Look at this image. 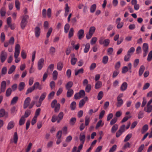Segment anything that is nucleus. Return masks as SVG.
<instances>
[{"instance_id":"nucleus-13","label":"nucleus","mask_w":152,"mask_h":152,"mask_svg":"<svg viewBox=\"0 0 152 152\" xmlns=\"http://www.w3.org/2000/svg\"><path fill=\"white\" fill-rule=\"evenodd\" d=\"M79 140L81 143H84L86 140V136L84 133H81L80 134Z\"/></svg>"},{"instance_id":"nucleus-7","label":"nucleus","mask_w":152,"mask_h":152,"mask_svg":"<svg viewBox=\"0 0 152 152\" xmlns=\"http://www.w3.org/2000/svg\"><path fill=\"white\" fill-rule=\"evenodd\" d=\"M44 59L41 58L39 60L37 63V67L39 70H41L43 67L44 64Z\"/></svg>"},{"instance_id":"nucleus-47","label":"nucleus","mask_w":152,"mask_h":152,"mask_svg":"<svg viewBox=\"0 0 152 152\" xmlns=\"http://www.w3.org/2000/svg\"><path fill=\"white\" fill-rule=\"evenodd\" d=\"M103 93L102 91H100L98 94L97 99L98 100H101L103 97Z\"/></svg>"},{"instance_id":"nucleus-50","label":"nucleus","mask_w":152,"mask_h":152,"mask_svg":"<svg viewBox=\"0 0 152 152\" xmlns=\"http://www.w3.org/2000/svg\"><path fill=\"white\" fill-rule=\"evenodd\" d=\"M135 50V48L134 47H131L127 52V53L130 55H131L133 53Z\"/></svg>"},{"instance_id":"nucleus-58","label":"nucleus","mask_w":152,"mask_h":152,"mask_svg":"<svg viewBox=\"0 0 152 152\" xmlns=\"http://www.w3.org/2000/svg\"><path fill=\"white\" fill-rule=\"evenodd\" d=\"M128 71V68L127 66H124L123 67L122 70V73H126Z\"/></svg>"},{"instance_id":"nucleus-38","label":"nucleus","mask_w":152,"mask_h":152,"mask_svg":"<svg viewBox=\"0 0 152 152\" xmlns=\"http://www.w3.org/2000/svg\"><path fill=\"white\" fill-rule=\"evenodd\" d=\"M148 126L147 124L145 125L142 127L141 132L142 133L146 132L148 129Z\"/></svg>"},{"instance_id":"nucleus-19","label":"nucleus","mask_w":152,"mask_h":152,"mask_svg":"<svg viewBox=\"0 0 152 152\" xmlns=\"http://www.w3.org/2000/svg\"><path fill=\"white\" fill-rule=\"evenodd\" d=\"M6 115L8 116V113L5 112V110L3 108L0 110V117H2Z\"/></svg>"},{"instance_id":"nucleus-25","label":"nucleus","mask_w":152,"mask_h":152,"mask_svg":"<svg viewBox=\"0 0 152 152\" xmlns=\"http://www.w3.org/2000/svg\"><path fill=\"white\" fill-rule=\"evenodd\" d=\"M84 46L85 45H83ZM90 48V44L89 43H86L85 45V48L83 51L84 53H86L88 52Z\"/></svg>"},{"instance_id":"nucleus-1","label":"nucleus","mask_w":152,"mask_h":152,"mask_svg":"<svg viewBox=\"0 0 152 152\" xmlns=\"http://www.w3.org/2000/svg\"><path fill=\"white\" fill-rule=\"evenodd\" d=\"M20 47L19 44H16L15 48L14 57L15 58V62L16 63L19 62L20 61V58H18L20 54Z\"/></svg>"},{"instance_id":"nucleus-39","label":"nucleus","mask_w":152,"mask_h":152,"mask_svg":"<svg viewBox=\"0 0 152 152\" xmlns=\"http://www.w3.org/2000/svg\"><path fill=\"white\" fill-rule=\"evenodd\" d=\"M97 38L96 37H94L92 38L90 44L91 45L94 44L97 40Z\"/></svg>"},{"instance_id":"nucleus-34","label":"nucleus","mask_w":152,"mask_h":152,"mask_svg":"<svg viewBox=\"0 0 152 152\" xmlns=\"http://www.w3.org/2000/svg\"><path fill=\"white\" fill-rule=\"evenodd\" d=\"M67 90L68 91L67 92V96L68 97H70L73 94V91L72 89Z\"/></svg>"},{"instance_id":"nucleus-18","label":"nucleus","mask_w":152,"mask_h":152,"mask_svg":"<svg viewBox=\"0 0 152 152\" xmlns=\"http://www.w3.org/2000/svg\"><path fill=\"white\" fill-rule=\"evenodd\" d=\"M144 110L148 113H150L152 111V105H146L144 108Z\"/></svg>"},{"instance_id":"nucleus-8","label":"nucleus","mask_w":152,"mask_h":152,"mask_svg":"<svg viewBox=\"0 0 152 152\" xmlns=\"http://www.w3.org/2000/svg\"><path fill=\"white\" fill-rule=\"evenodd\" d=\"M7 56V53L4 50L1 51V54L0 58L1 61L3 62L6 59Z\"/></svg>"},{"instance_id":"nucleus-33","label":"nucleus","mask_w":152,"mask_h":152,"mask_svg":"<svg viewBox=\"0 0 152 152\" xmlns=\"http://www.w3.org/2000/svg\"><path fill=\"white\" fill-rule=\"evenodd\" d=\"M73 84V83L72 81H69L68 82L65 86L66 89H70V88L72 86Z\"/></svg>"},{"instance_id":"nucleus-3","label":"nucleus","mask_w":152,"mask_h":152,"mask_svg":"<svg viewBox=\"0 0 152 152\" xmlns=\"http://www.w3.org/2000/svg\"><path fill=\"white\" fill-rule=\"evenodd\" d=\"M67 129L66 126H64L63 128L61 131H59L58 132V144H59L61 142V137L62 132L65 135L67 134Z\"/></svg>"},{"instance_id":"nucleus-61","label":"nucleus","mask_w":152,"mask_h":152,"mask_svg":"<svg viewBox=\"0 0 152 152\" xmlns=\"http://www.w3.org/2000/svg\"><path fill=\"white\" fill-rule=\"evenodd\" d=\"M80 96L81 97H83L85 95V92L84 90H81L78 92Z\"/></svg>"},{"instance_id":"nucleus-48","label":"nucleus","mask_w":152,"mask_h":152,"mask_svg":"<svg viewBox=\"0 0 152 152\" xmlns=\"http://www.w3.org/2000/svg\"><path fill=\"white\" fill-rule=\"evenodd\" d=\"M77 59L75 57H72L71 58V64L72 65H75L77 61Z\"/></svg>"},{"instance_id":"nucleus-35","label":"nucleus","mask_w":152,"mask_h":152,"mask_svg":"<svg viewBox=\"0 0 152 152\" xmlns=\"http://www.w3.org/2000/svg\"><path fill=\"white\" fill-rule=\"evenodd\" d=\"M12 92V89L10 88H8L6 92V96L7 97L9 96L11 94Z\"/></svg>"},{"instance_id":"nucleus-12","label":"nucleus","mask_w":152,"mask_h":152,"mask_svg":"<svg viewBox=\"0 0 152 152\" xmlns=\"http://www.w3.org/2000/svg\"><path fill=\"white\" fill-rule=\"evenodd\" d=\"M52 28H50L48 29V30L47 33L46 34V37L47 38V39H46L45 42V44L46 45H47L48 42H49V39H48V38H49V36H50L52 32Z\"/></svg>"},{"instance_id":"nucleus-21","label":"nucleus","mask_w":152,"mask_h":152,"mask_svg":"<svg viewBox=\"0 0 152 152\" xmlns=\"http://www.w3.org/2000/svg\"><path fill=\"white\" fill-rule=\"evenodd\" d=\"M15 125V123L13 121H10L8 124L7 128L8 130H10L13 128Z\"/></svg>"},{"instance_id":"nucleus-44","label":"nucleus","mask_w":152,"mask_h":152,"mask_svg":"<svg viewBox=\"0 0 152 152\" xmlns=\"http://www.w3.org/2000/svg\"><path fill=\"white\" fill-rule=\"evenodd\" d=\"M152 59V50L148 54L147 60L148 61H150Z\"/></svg>"},{"instance_id":"nucleus-41","label":"nucleus","mask_w":152,"mask_h":152,"mask_svg":"<svg viewBox=\"0 0 152 152\" xmlns=\"http://www.w3.org/2000/svg\"><path fill=\"white\" fill-rule=\"evenodd\" d=\"M108 60V57L107 56H104L103 58L102 62L104 64H106Z\"/></svg>"},{"instance_id":"nucleus-57","label":"nucleus","mask_w":152,"mask_h":152,"mask_svg":"<svg viewBox=\"0 0 152 152\" xmlns=\"http://www.w3.org/2000/svg\"><path fill=\"white\" fill-rule=\"evenodd\" d=\"M31 112V110H27L25 111L24 116L25 118L28 117L30 115Z\"/></svg>"},{"instance_id":"nucleus-60","label":"nucleus","mask_w":152,"mask_h":152,"mask_svg":"<svg viewBox=\"0 0 152 152\" xmlns=\"http://www.w3.org/2000/svg\"><path fill=\"white\" fill-rule=\"evenodd\" d=\"M21 56L23 59H25L26 57V54L25 51L24 50H22L21 52Z\"/></svg>"},{"instance_id":"nucleus-15","label":"nucleus","mask_w":152,"mask_h":152,"mask_svg":"<svg viewBox=\"0 0 152 152\" xmlns=\"http://www.w3.org/2000/svg\"><path fill=\"white\" fill-rule=\"evenodd\" d=\"M84 35V31L83 30L81 29L78 31L77 33V36L79 39H81L83 37Z\"/></svg>"},{"instance_id":"nucleus-37","label":"nucleus","mask_w":152,"mask_h":152,"mask_svg":"<svg viewBox=\"0 0 152 152\" xmlns=\"http://www.w3.org/2000/svg\"><path fill=\"white\" fill-rule=\"evenodd\" d=\"M96 30V28L94 26H91L89 29L88 32L92 34L94 33Z\"/></svg>"},{"instance_id":"nucleus-27","label":"nucleus","mask_w":152,"mask_h":152,"mask_svg":"<svg viewBox=\"0 0 152 152\" xmlns=\"http://www.w3.org/2000/svg\"><path fill=\"white\" fill-rule=\"evenodd\" d=\"M16 68V66H15L13 65L10 68L8 71V74H10L13 72L15 71Z\"/></svg>"},{"instance_id":"nucleus-17","label":"nucleus","mask_w":152,"mask_h":152,"mask_svg":"<svg viewBox=\"0 0 152 152\" xmlns=\"http://www.w3.org/2000/svg\"><path fill=\"white\" fill-rule=\"evenodd\" d=\"M6 82L5 81H3L1 83L0 89L2 92H4L6 90Z\"/></svg>"},{"instance_id":"nucleus-5","label":"nucleus","mask_w":152,"mask_h":152,"mask_svg":"<svg viewBox=\"0 0 152 152\" xmlns=\"http://www.w3.org/2000/svg\"><path fill=\"white\" fill-rule=\"evenodd\" d=\"M142 49L143 51V57H145L147 55L148 49V45L147 43H144L142 45Z\"/></svg>"},{"instance_id":"nucleus-62","label":"nucleus","mask_w":152,"mask_h":152,"mask_svg":"<svg viewBox=\"0 0 152 152\" xmlns=\"http://www.w3.org/2000/svg\"><path fill=\"white\" fill-rule=\"evenodd\" d=\"M53 79L54 80H56L57 79V71L55 70L53 73Z\"/></svg>"},{"instance_id":"nucleus-49","label":"nucleus","mask_w":152,"mask_h":152,"mask_svg":"<svg viewBox=\"0 0 152 152\" xmlns=\"http://www.w3.org/2000/svg\"><path fill=\"white\" fill-rule=\"evenodd\" d=\"M70 26L69 24H66L64 27V32L67 33L68 32L69 28Z\"/></svg>"},{"instance_id":"nucleus-26","label":"nucleus","mask_w":152,"mask_h":152,"mask_svg":"<svg viewBox=\"0 0 152 152\" xmlns=\"http://www.w3.org/2000/svg\"><path fill=\"white\" fill-rule=\"evenodd\" d=\"M117 102L116 104V105L117 107H121L123 104L124 102L122 99H117Z\"/></svg>"},{"instance_id":"nucleus-53","label":"nucleus","mask_w":152,"mask_h":152,"mask_svg":"<svg viewBox=\"0 0 152 152\" xmlns=\"http://www.w3.org/2000/svg\"><path fill=\"white\" fill-rule=\"evenodd\" d=\"M76 118L73 117L70 119L69 121L70 124L71 125H74L76 121Z\"/></svg>"},{"instance_id":"nucleus-46","label":"nucleus","mask_w":152,"mask_h":152,"mask_svg":"<svg viewBox=\"0 0 152 152\" xmlns=\"http://www.w3.org/2000/svg\"><path fill=\"white\" fill-rule=\"evenodd\" d=\"M132 137V134L131 133L129 134L126 136L125 137L124 140V142H126L128 141Z\"/></svg>"},{"instance_id":"nucleus-32","label":"nucleus","mask_w":152,"mask_h":152,"mask_svg":"<svg viewBox=\"0 0 152 152\" xmlns=\"http://www.w3.org/2000/svg\"><path fill=\"white\" fill-rule=\"evenodd\" d=\"M118 125L117 124H115L112 127L111 132L112 133H115L118 129Z\"/></svg>"},{"instance_id":"nucleus-11","label":"nucleus","mask_w":152,"mask_h":152,"mask_svg":"<svg viewBox=\"0 0 152 152\" xmlns=\"http://www.w3.org/2000/svg\"><path fill=\"white\" fill-rule=\"evenodd\" d=\"M88 100L87 96H85L83 99H81L79 102V107L80 108H81L83 106L85 103Z\"/></svg>"},{"instance_id":"nucleus-36","label":"nucleus","mask_w":152,"mask_h":152,"mask_svg":"<svg viewBox=\"0 0 152 152\" xmlns=\"http://www.w3.org/2000/svg\"><path fill=\"white\" fill-rule=\"evenodd\" d=\"M96 7V5L94 4L92 5L90 7V12L91 13H94L95 11Z\"/></svg>"},{"instance_id":"nucleus-45","label":"nucleus","mask_w":152,"mask_h":152,"mask_svg":"<svg viewBox=\"0 0 152 152\" xmlns=\"http://www.w3.org/2000/svg\"><path fill=\"white\" fill-rule=\"evenodd\" d=\"M0 14L1 16H5L6 14V10L4 7L1 8L0 10Z\"/></svg>"},{"instance_id":"nucleus-24","label":"nucleus","mask_w":152,"mask_h":152,"mask_svg":"<svg viewBox=\"0 0 152 152\" xmlns=\"http://www.w3.org/2000/svg\"><path fill=\"white\" fill-rule=\"evenodd\" d=\"M39 96H36L34 97V100L31 102L30 105L28 107L29 108H31L35 104L36 101L37 100Z\"/></svg>"},{"instance_id":"nucleus-23","label":"nucleus","mask_w":152,"mask_h":152,"mask_svg":"<svg viewBox=\"0 0 152 152\" xmlns=\"http://www.w3.org/2000/svg\"><path fill=\"white\" fill-rule=\"evenodd\" d=\"M64 116V114L63 112H60L58 115V123L60 122L63 119Z\"/></svg>"},{"instance_id":"nucleus-59","label":"nucleus","mask_w":152,"mask_h":152,"mask_svg":"<svg viewBox=\"0 0 152 152\" xmlns=\"http://www.w3.org/2000/svg\"><path fill=\"white\" fill-rule=\"evenodd\" d=\"M90 121V120L89 117L86 116L85 118V125L86 126L88 125Z\"/></svg>"},{"instance_id":"nucleus-6","label":"nucleus","mask_w":152,"mask_h":152,"mask_svg":"<svg viewBox=\"0 0 152 152\" xmlns=\"http://www.w3.org/2000/svg\"><path fill=\"white\" fill-rule=\"evenodd\" d=\"M46 95V93L45 92L42 93L39 99V101L37 103H36V106L37 107H39L41 105L42 101L45 99Z\"/></svg>"},{"instance_id":"nucleus-16","label":"nucleus","mask_w":152,"mask_h":152,"mask_svg":"<svg viewBox=\"0 0 152 152\" xmlns=\"http://www.w3.org/2000/svg\"><path fill=\"white\" fill-rule=\"evenodd\" d=\"M51 107L53 108H54L55 112H57V101L56 99L53 100L51 103Z\"/></svg>"},{"instance_id":"nucleus-22","label":"nucleus","mask_w":152,"mask_h":152,"mask_svg":"<svg viewBox=\"0 0 152 152\" xmlns=\"http://www.w3.org/2000/svg\"><path fill=\"white\" fill-rule=\"evenodd\" d=\"M145 69V67L143 65H141L139 70V75L141 76L143 74Z\"/></svg>"},{"instance_id":"nucleus-4","label":"nucleus","mask_w":152,"mask_h":152,"mask_svg":"<svg viewBox=\"0 0 152 152\" xmlns=\"http://www.w3.org/2000/svg\"><path fill=\"white\" fill-rule=\"evenodd\" d=\"M99 42L100 45H102L104 47H106L109 45L110 40L108 39H105L104 37H102L99 39Z\"/></svg>"},{"instance_id":"nucleus-55","label":"nucleus","mask_w":152,"mask_h":152,"mask_svg":"<svg viewBox=\"0 0 152 152\" xmlns=\"http://www.w3.org/2000/svg\"><path fill=\"white\" fill-rule=\"evenodd\" d=\"M117 148V145H114L110 149L109 152H114L115 151Z\"/></svg>"},{"instance_id":"nucleus-31","label":"nucleus","mask_w":152,"mask_h":152,"mask_svg":"<svg viewBox=\"0 0 152 152\" xmlns=\"http://www.w3.org/2000/svg\"><path fill=\"white\" fill-rule=\"evenodd\" d=\"M18 139V137L17 134L16 132H15L14 133L13 137V142L15 144L17 143Z\"/></svg>"},{"instance_id":"nucleus-28","label":"nucleus","mask_w":152,"mask_h":152,"mask_svg":"<svg viewBox=\"0 0 152 152\" xmlns=\"http://www.w3.org/2000/svg\"><path fill=\"white\" fill-rule=\"evenodd\" d=\"M25 121L26 119L24 116L23 115L22 116L19 121V125L21 126L24 124L25 123Z\"/></svg>"},{"instance_id":"nucleus-14","label":"nucleus","mask_w":152,"mask_h":152,"mask_svg":"<svg viewBox=\"0 0 152 152\" xmlns=\"http://www.w3.org/2000/svg\"><path fill=\"white\" fill-rule=\"evenodd\" d=\"M40 29L38 26L34 28V33L36 37H38L40 34Z\"/></svg>"},{"instance_id":"nucleus-63","label":"nucleus","mask_w":152,"mask_h":152,"mask_svg":"<svg viewBox=\"0 0 152 152\" xmlns=\"http://www.w3.org/2000/svg\"><path fill=\"white\" fill-rule=\"evenodd\" d=\"M55 94V92L52 91L51 92L48 96V99H52Z\"/></svg>"},{"instance_id":"nucleus-42","label":"nucleus","mask_w":152,"mask_h":152,"mask_svg":"<svg viewBox=\"0 0 152 152\" xmlns=\"http://www.w3.org/2000/svg\"><path fill=\"white\" fill-rule=\"evenodd\" d=\"M76 103L75 102H72L70 104V108L72 110H75L76 108Z\"/></svg>"},{"instance_id":"nucleus-52","label":"nucleus","mask_w":152,"mask_h":152,"mask_svg":"<svg viewBox=\"0 0 152 152\" xmlns=\"http://www.w3.org/2000/svg\"><path fill=\"white\" fill-rule=\"evenodd\" d=\"M74 29L72 28H70L69 34V38H71L73 35Z\"/></svg>"},{"instance_id":"nucleus-43","label":"nucleus","mask_w":152,"mask_h":152,"mask_svg":"<svg viewBox=\"0 0 152 152\" xmlns=\"http://www.w3.org/2000/svg\"><path fill=\"white\" fill-rule=\"evenodd\" d=\"M83 72V68H81L75 71V75H77L79 74H82Z\"/></svg>"},{"instance_id":"nucleus-9","label":"nucleus","mask_w":152,"mask_h":152,"mask_svg":"<svg viewBox=\"0 0 152 152\" xmlns=\"http://www.w3.org/2000/svg\"><path fill=\"white\" fill-rule=\"evenodd\" d=\"M30 102L31 99L30 97H28L26 99L23 103V108L24 109H25L28 107Z\"/></svg>"},{"instance_id":"nucleus-40","label":"nucleus","mask_w":152,"mask_h":152,"mask_svg":"<svg viewBox=\"0 0 152 152\" xmlns=\"http://www.w3.org/2000/svg\"><path fill=\"white\" fill-rule=\"evenodd\" d=\"M15 7L18 10H19L20 9V4L19 1L18 0H15Z\"/></svg>"},{"instance_id":"nucleus-51","label":"nucleus","mask_w":152,"mask_h":152,"mask_svg":"<svg viewBox=\"0 0 152 152\" xmlns=\"http://www.w3.org/2000/svg\"><path fill=\"white\" fill-rule=\"evenodd\" d=\"M91 85L88 84L86 86L85 88V90L87 92H89L91 89Z\"/></svg>"},{"instance_id":"nucleus-64","label":"nucleus","mask_w":152,"mask_h":152,"mask_svg":"<svg viewBox=\"0 0 152 152\" xmlns=\"http://www.w3.org/2000/svg\"><path fill=\"white\" fill-rule=\"evenodd\" d=\"M144 146V144L141 145L139 148L137 152H141L143 149Z\"/></svg>"},{"instance_id":"nucleus-30","label":"nucleus","mask_w":152,"mask_h":152,"mask_svg":"<svg viewBox=\"0 0 152 152\" xmlns=\"http://www.w3.org/2000/svg\"><path fill=\"white\" fill-rule=\"evenodd\" d=\"M25 83L23 82H21L19 84L18 86V89L19 91H21L25 87Z\"/></svg>"},{"instance_id":"nucleus-29","label":"nucleus","mask_w":152,"mask_h":152,"mask_svg":"<svg viewBox=\"0 0 152 152\" xmlns=\"http://www.w3.org/2000/svg\"><path fill=\"white\" fill-rule=\"evenodd\" d=\"M102 85V82L99 81H97L96 83L95 86V88L96 89H98L100 88Z\"/></svg>"},{"instance_id":"nucleus-54","label":"nucleus","mask_w":152,"mask_h":152,"mask_svg":"<svg viewBox=\"0 0 152 152\" xmlns=\"http://www.w3.org/2000/svg\"><path fill=\"white\" fill-rule=\"evenodd\" d=\"M18 99V97L17 96H15L11 100V104H15Z\"/></svg>"},{"instance_id":"nucleus-20","label":"nucleus","mask_w":152,"mask_h":152,"mask_svg":"<svg viewBox=\"0 0 152 152\" xmlns=\"http://www.w3.org/2000/svg\"><path fill=\"white\" fill-rule=\"evenodd\" d=\"M128 86V84L126 82H124L121 85L120 89L122 91H125L126 90Z\"/></svg>"},{"instance_id":"nucleus-2","label":"nucleus","mask_w":152,"mask_h":152,"mask_svg":"<svg viewBox=\"0 0 152 152\" xmlns=\"http://www.w3.org/2000/svg\"><path fill=\"white\" fill-rule=\"evenodd\" d=\"M29 18V16L27 15H25L21 16L22 19L20 23V26L22 29H24L25 28L28 23V20Z\"/></svg>"},{"instance_id":"nucleus-56","label":"nucleus","mask_w":152,"mask_h":152,"mask_svg":"<svg viewBox=\"0 0 152 152\" xmlns=\"http://www.w3.org/2000/svg\"><path fill=\"white\" fill-rule=\"evenodd\" d=\"M131 55L127 53V54L124 57V60L125 61H129Z\"/></svg>"},{"instance_id":"nucleus-10","label":"nucleus","mask_w":152,"mask_h":152,"mask_svg":"<svg viewBox=\"0 0 152 152\" xmlns=\"http://www.w3.org/2000/svg\"><path fill=\"white\" fill-rule=\"evenodd\" d=\"M83 144L84 143H81V144L78 146V149L76 151L77 147L76 146L74 147L72 149V152H80V150L83 148Z\"/></svg>"}]
</instances>
